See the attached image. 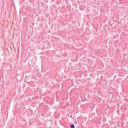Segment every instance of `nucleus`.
I'll list each match as a JSON object with an SVG mask.
<instances>
[{
  "mask_svg": "<svg viewBox=\"0 0 128 128\" xmlns=\"http://www.w3.org/2000/svg\"><path fill=\"white\" fill-rule=\"evenodd\" d=\"M70 128H75L76 126H74V124H72L70 125Z\"/></svg>",
  "mask_w": 128,
  "mask_h": 128,
  "instance_id": "obj_1",
  "label": "nucleus"
},
{
  "mask_svg": "<svg viewBox=\"0 0 128 128\" xmlns=\"http://www.w3.org/2000/svg\"><path fill=\"white\" fill-rule=\"evenodd\" d=\"M49 32H50V30H49Z\"/></svg>",
  "mask_w": 128,
  "mask_h": 128,
  "instance_id": "obj_2",
  "label": "nucleus"
}]
</instances>
